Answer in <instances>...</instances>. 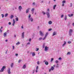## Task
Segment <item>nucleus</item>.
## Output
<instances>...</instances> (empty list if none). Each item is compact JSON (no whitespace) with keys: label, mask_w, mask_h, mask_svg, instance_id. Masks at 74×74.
I'll list each match as a JSON object with an SVG mask.
<instances>
[{"label":"nucleus","mask_w":74,"mask_h":74,"mask_svg":"<svg viewBox=\"0 0 74 74\" xmlns=\"http://www.w3.org/2000/svg\"><path fill=\"white\" fill-rule=\"evenodd\" d=\"M58 59L59 60H61V59H62V58L61 57H60Z\"/></svg>","instance_id":"obj_46"},{"label":"nucleus","mask_w":74,"mask_h":74,"mask_svg":"<svg viewBox=\"0 0 74 74\" xmlns=\"http://www.w3.org/2000/svg\"><path fill=\"white\" fill-rule=\"evenodd\" d=\"M31 40H32V39L31 38L29 39V41L30 42V41H31Z\"/></svg>","instance_id":"obj_47"},{"label":"nucleus","mask_w":74,"mask_h":74,"mask_svg":"<svg viewBox=\"0 0 74 74\" xmlns=\"http://www.w3.org/2000/svg\"><path fill=\"white\" fill-rule=\"evenodd\" d=\"M51 30H52V28H50L49 29V31H51Z\"/></svg>","instance_id":"obj_42"},{"label":"nucleus","mask_w":74,"mask_h":74,"mask_svg":"<svg viewBox=\"0 0 74 74\" xmlns=\"http://www.w3.org/2000/svg\"><path fill=\"white\" fill-rule=\"evenodd\" d=\"M30 44V42H28L27 43V44L28 45H29Z\"/></svg>","instance_id":"obj_55"},{"label":"nucleus","mask_w":74,"mask_h":74,"mask_svg":"<svg viewBox=\"0 0 74 74\" xmlns=\"http://www.w3.org/2000/svg\"><path fill=\"white\" fill-rule=\"evenodd\" d=\"M7 33L6 32L3 33V36H4V37H6V36H7Z\"/></svg>","instance_id":"obj_8"},{"label":"nucleus","mask_w":74,"mask_h":74,"mask_svg":"<svg viewBox=\"0 0 74 74\" xmlns=\"http://www.w3.org/2000/svg\"><path fill=\"white\" fill-rule=\"evenodd\" d=\"M16 21H18V17H16Z\"/></svg>","instance_id":"obj_25"},{"label":"nucleus","mask_w":74,"mask_h":74,"mask_svg":"<svg viewBox=\"0 0 74 74\" xmlns=\"http://www.w3.org/2000/svg\"><path fill=\"white\" fill-rule=\"evenodd\" d=\"M59 62V61H58V60H56V63H58Z\"/></svg>","instance_id":"obj_37"},{"label":"nucleus","mask_w":74,"mask_h":74,"mask_svg":"<svg viewBox=\"0 0 74 74\" xmlns=\"http://www.w3.org/2000/svg\"><path fill=\"white\" fill-rule=\"evenodd\" d=\"M53 67H55L56 66V65H53Z\"/></svg>","instance_id":"obj_63"},{"label":"nucleus","mask_w":74,"mask_h":74,"mask_svg":"<svg viewBox=\"0 0 74 74\" xmlns=\"http://www.w3.org/2000/svg\"><path fill=\"white\" fill-rule=\"evenodd\" d=\"M71 7H72V6L73 5L72 4V3H71Z\"/></svg>","instance_id":"obj_51"},{"label":"nucleus","mask_w":74,"mask_h":74,"mask_svg":"<svg viewBox=\"0 0 74 74\" xmlns=\"http://www.w3.org/2000/svg\"><path fill=\"white\" fill-rule=\"evenodd\" d=\"M45 64H46V65H48V62H46L45 63Z\"/></svg>","instance_id":"obj_17"},{"label":"nucleus","mask_w":74,"mask_h":74,"mask_svg":"<svg viewBox=\"0 0 74 74\" xmlns=\"http://www.w3.org/2000/svg\"><path fill=\"white\" fill-rule=\"evenodd\" d=\"M65 20H66L67 19V16H65L64 18Z\"/></svg>","instance_id":"obj_39"},{"label":"nucleus","mask_w":74,"mask_h":74,"mask_svg":"<svg viewBox=\"0 0 74 74\" xmlns=\"http://www.w3.org/2000/svg\"><path fill=\"white\" fill-rule=\"evenodd\" d=\"M12 47H13V49H14V48H15V47H14V46H13Z\"/></svg>","instance_id":"obj_49"},{"label":"nucleus","mask_w":74,"mask_h":74,"mask_svg":"<svg viewBox=\"0 0 74 74\" xmlns=\"http://www.w3.org/2000/svg\"><path fill=\"white\" fill-rule=\"evenodd\" d=\"M43 48H45V45H43Z\"/></svg>","instance_id":"obj_54"},{"label":"nucleus","mask_w":74,"mask_h":74,"mask_svg":"<svg viewBox=\"0 0 74 74\" xmlns=\"http://www.w3.org/2000/svg\"><path fill=\"white\" fill-rule=\"evenodd\" d=\"M21 62V60H19L18 61V63H20V62Z\"/></svg>","instance_id":"obj_45"},{"label":"nucleus","mask_w":74,"mask_h":74,"mask_svg":"<svg viewBox=\"0 0 74 74\" xmlns=\"http://www.w3.org/2000/svg\"><path fill=\"white\" fill-rule=\"evenodd\" d=\"M30 20L31 22H32L33 21V19L32 18H30Z\"/></svg>","instance_id":"obj_23"},{"label":"nucleus","mask_w":74,"mask_h":74,"mask_svg":"<svg viewBox=\"0 0 74 74\" xmlns=\"http://www.w3.org/2000/svg\"><path fill=\"white\" fill-rule=\"evenodd\" d=\"M64 16V15H63V14H62V15H61V18H63Z\"/></svg>","instance_id":"obj_48"},{"label":"nucleus","mask_w":74,"mask_h":74,"mask_svg":"<svg viewBox=\"0 0 74 74\" xmlns=\"http://www.w3.org/2000/svg\"><path fill=\"white\" fill-rule=\"evenodd\" d=\"M11 22H9V25H11Z\"/></svg>","instance_id":"obj_52"},{"label":"nucleus","mask_w":74,"mask_h":74,"mask_svg":"<svg viewBox=\"0 0 74 74\" xmlns=\"http://www.w3.org/2000/svg\"><path fill=\"white\" fill-rule=\"evenodd\" d=\"M73 32V29H70L69 30V34L70 36H71V32Z\"/></svg>","instance_id":"obj_4"},{"label":"nucleus","mask_w":74,"mask_h":74,"mask_svg":"<svg viewBox=\"0 0 74 74\" xmlns=\"http://www.w3.org/2000/svg\"><path fill=\"white\" fill-rule=\"evenodd\" d=\"M34 11V8H32L31 10V12L32 11Z\"/></svg>","instance_id":"obj_24"},{"label":"nucleus","mask_w":74,"mask_h":74,"mask_svg":"<svg viewBox=\"0 0 74 74\" xmlns=\"http://www.w3.org/2000/svg\"><path fill=\"white\" fill-rule=\"evenodd\" d=\"M21 28H22V29H23V25L21 26Z\"/></svg>","instance_id":"obj_60"},{"label":"nucleus","mask_w":74,"mask_h":74,"mask_svg":"<svg viewBox=\"0 0 74 74\" xmlns=\"http://www.w3.org/2000/svg\"><path fill=\"white\" fill-rule=\"evenodd\" d=\"M66 3V1L65 0H64L62 1V3Z\"/></svg>","instance_id":"obj_34"},{"label":"nucleus","mask_w":74,"mask_h":74,"mask_svg":"<svg viewBox=\"0 0 74 74\" xmlns=\"http://www.w3.org/2000/svg\"><path fill=\"white\" fill-rule=\"evenodd\" d=\"M14 18V16H13V15H11V19H12V18Z\"/></svg>","instance_id":"obj_22"},{"label":"nucleus","mask_w":74,"mask_h":74,"mask_svg":"<svg viewBox=\"0 0 74 74\" xmlns=\"http://www.w3.org/2000/svg\"><path fill=\"white\" fill-rule=\"evenodd\" d=\"M56 7V5H55L54 6H53V9L54 10H55V7Z\"/></svg>","instance_id":"obj_18"},{"label":"nucleus","mask_w":74,"mask_h":74,"mask_svg":"<svg viewBox=\"0 0 74 74\" xmlns=\"http://www.w3.org/2000/svg\"><path fill=\"white\" fill-rule=\"evenodd\" d=\"M37 63L38 64H39L40 63V62H39V61H38V62H37Z\"/></svg>","instance_id":"obj_40"},{"label":"nucleus","mask_w":74,"mask_h":74,"mask_svg":"<svg viewBox=\"0 0 74 74\" xmlns=\"http://www.w3.org/2000/svg\"><path fill=\"white\" fill-rule=\"evenodd\" d=\"M10 68H9L8 70V74H11V71H10Z\"/></svg>","instance_id":"obj_6"},{"label":"nucleus","mask_w":74,"mask_h":74,"mask_svg":"<svg viewBox=\"0 0 74 74\" xmlns=\"http://www.w3.org/2000/svg\"><path fill=\"white\" fill-rule=\"evenodd\" d=\"M36 49H37L36 50V51H38L39 50V49L38 48H36Z\"/></svg>","instance_id":"obj_31"},{"label":"nucleus","mask_w":74,"mask_h":74,"mask_svg":"<svg viewBox=\"0 0 74 74\" xmlns=\"http://www.w3.org/2000/svg\"><path fill=\"white\" fill-rule=\"evenodd\" d=\"M26 67V66L25 65H24L23 67V68L24 69H25Z\"/></svg>","instance_id":"obj_12"},{"label":"nucleus","mask_w":74,"mask_h":74,"mask_svg":"<svg viewBox=\"0 0 74 74\" xmlns=\"http://www.w3.org/2000/svg\"><path fill=\"white\" fill-rule=\"evenodd\" d=\"M47 11H49V9H48L47 10Z\"/></svg>","instance_id":"obj_57"},{"label":"nucleus","mask_w":74,"mask_h":74,"mask_svg":"<svg viewBox=\"0 0 74 74\" xmlns=\"http://www.w3.org/2000/svg\"><path fill=\"white\" fill-rule=\"evenodd\" d=\"M7 33H9V30H8L7 31Z\"/></svg>","instance_id":"obj_53"},{"label":"nucleus","mask_w":74,"mask_h":74,"mask_svg":"<svg viewBox=\"0 0 74 74\" xmlns=\"http://www.w3.org/2000/svg\"><path fill=\"white\" fill-rule=\"evenodd\" d=\"M24 33H25V32H23L22 34V38H24Z\"/></svg>","instance_id":"obj_10"},{"label":"nucleus","mask_w":74,"mask_h":74,"mask_svg":"<svg viewBox=\"0 0 74 74\" xmlns=\"http://www.w3.org/2000/svg\"><path fill=\"white\" fill-rule=\"evenodd\" d=\"M69 17H71V15H70V14L69 15Z\"/></svg>","instance_id":"obj_61"},{"label":"nucleus","mask_w":74,"mask_h":74,"mask_svg":"<svg viewBox=\"0 0 74 74\" xmlns=\"http://www.w3.org/2000/svg\"><path fill=\"white\" fill-rule=\"evenodd\" d=\"M53 69H54V68L53 66H51V69L52 71L53 70Z\"/></svg>","instance_id":"obj_16"},{"label":"nucleus","mask_w":74,"mask_h":74,"mask_svg":"<svg viewBox=\"0 0 74 74\" xmlns=\"http://www.w3.org/2000/svg\"><path fill=\"white\" fill-rule=\"evenodd\" d=\"M71 16H73V14H71Z\"/></svg>","instance_id":"obj_59"},{"label":"nucleus","mask_w":74,"mask_h":74,"mask_svg":"<svg viewBox=\"0 0 74 74\" xmlns=\"http://www.w3.org/2000/svg\"><path fill=\"white\" fill-rule=\"evenodd\" d=\"M72 25L74 26V23L72 24Z\"/></svg>","instance_id":"obj_64"},{"label":"nucleus","mask_w":74,"mask_h":74,"mask_svg":"<svg viewBox=\"0 0 74 74\" xmlns=\"http://www.w3.org/2000/svg\"><path fill=\"white\" fill-rule=\"evenodd\" d=\"M13 23L12 24L13 26H14V25H15V20L14 19H13Z\"/></svg>","instance_id":"obj_9"},{"label":"nucleus","mask_w":74,"mask_h":74,"mask_svg":"<svg viewBox=\"0 0 74 74\" xmlns=\"http://www.w3.org/2000/svg\"><path fill=\"white\" fill-rule=\"evenodd\" d=\"M39 33L40 35V36H44V34L42 33V31H40Z\"/></svg>","instance_id":"obj_5"},{"label":"nucleus","mask_w":74,"mask_h":74,"mask_svg":"<svg viewBox=\"0 0 74 74\" xmlns=\"http://www.w3.org/2000/svg\"><path fill=\"white\" fill-rule=\"evenodd\" d=\"M35 3L34 2L33 3V5H35Z\"/></svg>","instance_id":"obj_44"},{"label":"nucleus","mask_w":74,"mask_h":74,"mask_svg":"<svg viewBox=\"0 0 74 74\" xmlns=\"http://www.w3.org/2000/svg\"><path fill=\"white\" fill-rule=\"evenodd\" d=\"M1 15H2V18H4V15L2 14H1Z\"/></svg>","instance_id":"obj_36"},{"label":"nucleus","mask_w":74,"mask_h":74,"mask_svg":"<svg viewBox=\"0 0 74 74\" xmlns=\"http://www.w3.org/2000/svg\"><path fill=\"white\" fill-rule=\"evenodd\" d=\"M29 10H30V8H28V9H27L26 10V13H27L29 12Z\"/></svg>","instance_id":"obj_7"},{"label":"nucleus","mask_w":74,"mask_h":74,"mask_svg":"<svg viewBox=\"0 0 74 74\" xmlns=\"http://www.w3.org/2000/svg\"><path fill=\"white\" fill-rule=\"evenodd\" d=\"M38 66H37L36 68V69L38 70Z\"/></svg>","instance_id":"obj_43"},{"label":"nucleus","mask_w":74,"mask_h":74,"mask_svg":"<svg viewBox=\"0 0 74 74\" xmlns=\"http://www.w3.org/2000/svg\"><path fill=\"white\" fill-rule=\"evenodd\" d=\"M30 17H31V15L29 14V18H30Z\"/></svg>","instance_id":"obj_32"},{"label":"nucleus","mask_w":74,"mask_h":74,"mask_svg":"<svg viewBox=\"0 0 74 74\" xmlns=\"http://www.w3.org/2000/svg\"><path fill=\"white\" fill-rule=\"evenodd\" d=\"M20 44V42H17L16 43V45H19Z\"/></svg>","instance_id":"obj_19"},{"label":"nucleus","mask_w":74,"mask_h":74,"mask_svg":"<svg viewBox=\"0 0 74 74\" xmlns=\"http://www.w3.org/2000/svg\"><path fill=\"white\" fill-rule=\"evenodd\" d=\"M57 66H56V67H57V68H58V67H59V66H58V64H57Z\"/></svg>","instance_id":"obj_38"},{"label":"nucleus","mask_w":74,"mask_h":74,"mask_svg":"<svg viewBox=\"0 0 74 74\" xmlns=\"http://www.w3.org/2000/svg\"><path fill=\"white\" fill-rule=\"evenodd\" d=\"M18 54H16L15 56H18Z\"/></svg>","instance_id":"obj_62"},{"label":"nucleus","mask_w":74,"mask_h":74,"mask_svg":"<svg viewBox=\"0 0 74 74\" xmlns=\"http://www.w3.org/2000/svg\"><path fill=\"white\" fill-rule=\"evenodd\" d=\"M48 33H46V34L45 35V37H47V36H48Z\"/></svg>","instance_id":"obj_26"},{"label":"nucleus","mask_w":74,"mask_h":74,"mask_svg":"<svg viewBox=\"0 0 74 74\" xmlns=\"http://www.w3.org/2000/svg\"><path fill=\"white\" fill-rule=\"evenodd\" d=\"M46 37H46V36H45V37L43 39V40H45V38H46Z\"/></svg>","instance_id":"obj_33"},{"label":"nucleus","mask_w":74,"mask_h":74,"mask_svg":"<svg viewBox=\"0 0 74 74\" xmlns=\"http://www.w3.org/2000/svg\"><path fill=\"white\" fill-rule=\"evenodd\" d=\"M64 5V3H62V6H63Z\"/></svg>","instance_id":"obj_56"},{"label":"nucleus","mask_w":74,"mask_h":74,"mask_svg":"<svg viewBox=\"0 0 74 74\" xmlns=\"http://www.w3.org/2000/svg\"><path fill=\"white\" fill-rule=\"evenodd\" d=\"M5 66H3L2 68L1 69V70L0 71V72H3L4 69H5Z\"/></svg>","instance_id":"obj_1"},{"label":"nucleus","mask_w":74,"mask_h":74,"mask_svg":"<svg viewBox=\"0 0 74 74\" xmlns=\"http://www.w3.org/2000/svg\"><path fill=\"white\" fill-rule=\"evenodd\" d=\"M56 32H54L53 33V36H55V35H56Z\"/></svg>","instance_id":"obj_14"},{"label":"nucleus","mask_w":74,"mask_h":74,"mask_svg":"<svg viewBox=\"0 0 74 74\" xmlns=\"http://www.w3.org/2000/svg\"><path fill=\"white\" fill-rule=\"evenodd\" d=\"M48 49H49V47H47V46H45V51H47L48 50Z\"/></svg>","instance_id":"obj_2"},{"label":"nucleus","mask_w":74,"mask_h":74,"mask_svg":"<svg viewBox=\"0 0 74 74\" xmlns=\"http://www.w3.org/2000/svg\"><path fill=\"white\" fill-rule=\"evenodd\" d=\"M71 53H70V52H68L67 54V55H70Z\"/></svg>","instance_id":"obj_27"},{"label":"nucleus","mask_w":74,"mask_h":74,"mask_svg":"<svg viewBox=\"0 0 74 74\" xmlns=\"http://www.w3.org/2000/svg\"><path fill=\"white\" fill-rule=\"evenodd\" d=\"M31 12H32V14H34V11H31Z\"/></svg>","instance_id":"obj_58"},{"label":"nucleus","mask_w":74,"mask_h":74,"mask_svg":"<svg viewBox=\"0 0 74 74\" xmlns=\"http://www.w3.org/2000/svg\"><path fill=\"white\" fill-rule=\"evenodd\" d=\"M18 8L20 11H21V9H22V7L21 6L19 7Z\"/></svg>","instance_id":"obj_11"},{"label":"nucleus","mask_w":74,"mask_h":74,"mask_svg":"<svg viewBox=\"0 0 74 74\" xmlns=\"http://www.w3.org/2000/svg\"><path fill=\"white\" fill-rule=\"evenodd\" d=\"M53 60V58H51V62H52V61Z\"/></svg>","instance_id":"obj_41"},{"label":"nucleus","mask_w":74,"mask_h":74,"mask_svg":"<svg viewBox=\"0 0 74 74\" xmlns=\"http://www.w3.org/2000/svg\"><path fill=\"white\" fill-rule=\"evenodd\" d=\"M48 23H49V24L51 25V24H52V22L51 21H50L48 22Z\"/></svg>","instance_id":"obj_15"},{"label":"nucleus","mask_w":74,"mask_h":74,"mask_svg":"<svg viewBox=\"0 0 74 74\" xmlns=\"http://www.w3.org/2000/svg\"><path fill=\"white\" fill-rule=\"evenodd\" d=\"M68 44H71V42L70 41H68Z\"/></svg>","instance_id":"obj_30"},{"label":"nucleus","mask_w":74,"mask_h":74,"mask_svg":"<svg viewBox=\"0 0 74 74\" xmlns=\"http://www.w3.org/2000/svg\"><path fill=\"white\" fill-rule=\"evenodd\" d=\"M7 15H8V14L7 13L5 15V17H7Z\"/></svg>","instance_id":"obj_29"},{"label":"nucleus","mask_w":74,"mask_h":74,"mask_svg":"<svg viewBox=\"0 0 74 74\" xmlns=\"http://www.w3.org/2000/svg\"><path fill=\"white\" fill-rule=\"evenodd\" d=\"M46 14L47 15V17L48 18H49L50 16V15L49 14V12H46Z\"/></svg>","instance_id":"obj_3"},{"label":"nucleus","mask_w":74,"mask_h":74,"mask_svg":"<svg viewBox=\"0 0 74 74\" xmlns=\"http://www.w3.org/2000/svg\"><path fill=\"white\" fill-rule=\"evenodd\" d=\"M13 65H14V64H13V63H12L11 64V67H13Z\"/></svg>","instance_id":"obj_21"},{"label":"nucleus","mask_w":74,"mask_h":74,"mask_svg":"<svg viewBox=\"0 0 74 74\" xmlns=\"http://www.w3.org/2000/svg\"><path fill=\"white\" fill-rule=\"evenodd\" d=\"M66 44V41H64V44L62 45V46H64Z\"/></svg>","instance_id":"obj_20"},{"label":"nucleus","mask_w":74,"mask_h":74,"mask_svg":"<svg viewBox=\"0 0 74 74\" xmlns=\"http://www.w3.org/2000/svg\"><path fill=\"white\" fill-rule=\"evenodd\" d=\"M42 38L41 37L39 38V40H42Z\"/></svg>","instance_id":"obj_28"},{"label":"nucleus","mask_w":74,"mask_h":74,"mask_svg":"<svg viewBox=\"0 0 74 74\" xmlns=\"http://www.w3.org/2000/svg\"><path fill=\"white\" fill-rule=\"evenodd\" d=\"M32 56H34L36 55L35 54V53L34 52H33L32 54Z\"/></svg>","instance_id":"obj_13"},{"label":"nucleus","mask_w":74,"mask_h":74,"mask_svg":"<svg viewBox=\"0 0 74 74\" xmlns=\"http://www.w3.org/2000/svg\"><path fill=\"white\" fill-rule=\"evenodd\" d=\"M51 71V69H50L49 70V72H50Z\"/></svg>","instance_id":"obj_50"},{"label":"nucleus","mask_w":74,"mask_h":74,"mask_svg":"<svg viewBox=\"0 0 74 74\" xmlns=\"http://www.w3.org/2000/svg\"><path fill=\"white\" fill-rule=\"evenodd\" d=\"M42 13L43 14V15H45V12H44L43 11L42 12Z\"/></svg>","instance_id":"obj_35"}]
</instances>
